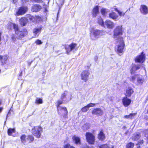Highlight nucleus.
<instances>
[{"instance_id":"nucleus-14","label":"nucleus","mask_w":148,"mask_h":148,"mask_svg":"<svg viewBox=\"0 0 148 148\" xmlns=\"http://www.w3.org/2000/svg\"><path fill=\"white\" fill-rule=\"evenodd\" d=\"M122 102L123 105L125 107H127L130 104L131 100L126 96L123 98L122 99Z\"/></svg>"},{"instance_id":"nucleus-33","label":"nucleus","mask_w":148,"mask_h":148,"mask_svg":"<svg viewBox=\"0 0 148 148\" xmlns=\"http://www.w3.org/2000/svg\"><path fill=\"white\" fill-rule=\"evenodd\" d=\"M138 75H136L134 76H132L130 78V80L133 82H134L136 79H137V77Z\"/></svg>"},{"instance_id":"nucleus-52","label":"nucleus","mask_w":148,"mask_h":148,"mask_svg":"<svg viewBox=\"0 0 148 148\" xmlns=\"http://www.w3.org/2000/svg\"><path fill=\"white\" fill-rule=\"evenodd\" d=\"M1 32H0V42L1 40Z\"/></svg>"},{"instance_id":"nucleus-36","label":"nucleus","mask_w":148,"mask_h":148,"mask_svg":"<svg viewBox=\"0 0 148 148\" xmlns=\"http://www.w3.org/2000/svg\"><path fill=\"white\" fill-rule=\"evenodd\" d=\"M42 103V99L40 98H37L35 103L36 104Z\"/></svg>"},{"instance_id":"nucleus-18","label":"nucleus","mask_w":148,"mask_h":148,"mask_svg":"<svg viewBox=\"0 0 148 148\" xmlns=\"http://www.w3.org/2000/svg\"><path fill=\"white\" fill-rule=\"evenodd\" d=\"M134 92L132 88L129 87L126 89L125 95L126 97H129Z\"/></svg>"},{"instance_id":"nucleus-15","label":"nucleus","mask_w":148,"mask_h":148,"mask_svg":"<svg viewBox=\"0 0 148 148\" xmlns=\"http://www.w3.org/2000/svg\"><path fill=\"white\" fill-rule=\"evenodd\" d=\"M103 113V111L99 108L94 109L93 110L92 112V114L98 116L102 115Z\"/></svg>"},{"instance_id":"nucleus-54","label":"nucleus","mask_w":148,"mask_h":148,"mask_svg":"<svg viewBox=\"0 0 148 148\" xmlns=\"http://www.w3.org/2000/svg\"><path fill=\"white\" fill-rule=\"evenodd\" d=\"M22 75V72H21V73H20V76H21Z\"/></svg>"},{"instance_id":"nucleus-40","label":"nucleus","mask_w":148,"mask_h":148,"mask_svg":"<svg viewBox=\"0 0 148 148\" xmlns=\"http://www.w3.org/2000/svg\"><path fill=\"white\" fill-rule=\"evenodd\" d=\"M63 100H58L56 103V105L57 106V108L58 107H61L60 106V105L62 103V101Z\"/></svg>"},{"instance_id":"nucleus-53","label":"nucleus","mask_w":148,"mask_h":148,"mask_svg":"<svg viewBox=\"0 0 148 148\" xmlns=\"http://www.w3.org/2000/svg\"><path fill=\"white\" fill-rule=\"evenodd\" d=\"M2 59V56L0 55V61Z\"/></svg>"},{"instance_id":"nucleus-10","label":"nucleus","mask_w":148,"mask_h":148,"mask_svg":"<svg viewBox=\"0 0 148 148\" xmlns=\"http://www.w3.org/2000/svg\"><path fill=\"white\" fill-rule=\"evenodd\" d=\"M122 26H119L116 27L114 31V38L116 36L121 35L122 34Z\"/></svg>"},{"instance_id":"nucleus-13","label":"nucleus","mask_w":148,"mask_h":148,"mask_svg":"<svg viewBox=\"0 0 148 148\" xmlns=\"http://www.w3.org/2000/svg\"><path fill=\"white\" fill-rule=\"evenodd\" d=\"M89 75V73L88 71H83L81 74L82 79L86 82L88 79Z\"/></svg>"},{"instance_id":"nucleus-17","label":"nucleus","mask_w":148,"mask_h":148,"mask_svg":"<svg viewBox=\"0 0 148 148\" xmlns=\"http://www.w3.org/2000/svg\"><path fill=\"white\" fill-rule=\"evenodd\" d=\"M140 65H137L133 64L132 66V68L130 70L131 73L132 74H134L135 73V71L140 68Z\"/></svg>"},{"instance_id":"nucleus-50","label":"nucleus","mask_w":148,"mask_h":148,"mask_svg":"<svg viewBox=\"0 0 148 148\" xmlns=\"http://www.w3.org/2000/svg\"><path fill=\"white\" fill-rule=\"evenodd\" d=\"M84 148H94L93 147H89L87 146L86 145V146L84 147Z\"/></svg>"},{"instance_id":"nucleus-3","label":"nucleus","mask_w":148,"mask_h":148,"mask_svg":"<svg viewBox=\"0 0 148 148\" xmlns=\"http://www.w3.org/2000/svg\"><path fill=\"white\" fill-rule=\"evenodd\" d=\"M65 49L66 53L69 54L71 51L74 52L77 51L78 48L77 47V44L72 43L70 45H66L65 46Z\"/></svg>"},{"instance_id":"nucleus-6","label":"nucleus","mask_w":148,"mask_h":148,"mask_svg":"<svg viewBox=\"0 0 148 148\" xmlns=\"http://www.w3.org/2000/svg\"><path fill=\"white\" fill-rule=\"evenodd\" d=\"M42 129L39 126L35 127L32 129V132L33 134L37 138L40 137L42 132Z\"/></svg>"},{"instance_id":"nucleus-31","label":"nucleus","mask_w":148,"mask_h":148,"mask_svg":"<svg viewBox=\"0 0 148 148\" xmlns=\"http://www.w3.org/2000/svg\"><path fill=\"white\" fill-rule=\"evenodd\" d=\"M98 23L100 25H101L102 26H104L105 27L102 18L100 17L98 18Z\"/></svg>"},{"instance_id":"nucleus-25","label":"nucleus","mask_w":148,"mask_h":148,"mask_svg":"<svg viewBox=\"0 0 148 148\" xmlns=\"http://www.w3.org/2000/svg\"><path fill=\"white\" fill-rule=\"evenodd\" d=\"M99 12V8L97 6L95 7L92 10V16L93 17H96Z\"/></svg>"},{"instance_id":"nucleus-28","label":"nucleus","mask_w":148,"mask_h":148,"mask_svg":"<svg viewBox=\"0 0 148 148\" xmlns=\"http://www.w3.org/2000/svg\"><path fill=\"white\" fill-rule=\"evenodd\" d=\"M27 22V20L25 17H23L20 20V24L23 26H25Z\"/></svg>"},{"instance_id":"nucleus-41","label":"nucleus","mask_w":148,"mask_h":148,"mask_svg":"<svg viewBox=\"0 0 148 148\" xmlns=\"http://www.w3.org/2000/svg\"><path fill=\"white\" fill-rule=\"evenodd\" d=\"M28 17L29 19L31 21H35L34 17L33 16H31L30 15H28Z\"/></svg>"},{"instance_id":"nucleus-26","label":"nucleus","mask_w":148,"mask_h":148,"mask_svg":"<svg viewBox=\"0 0 148 148\" xmlns=\"http://www.w3.org/2000/svg\"><path fill=\"white\" fill-rule=\"evenodd\" d=\"M15 132V130L14 128H9L8 130V133L9 135L12 136H15V135H13V133Z\"/></svg>"},{"instance_id":"nucleus-39","label":"nucleus","mask_w":148,"mask_h":148,"mask_svg":"<svg viewBox=\"0 0 148 148\" xmlns=\"http://www.w3.org/2000/svg\"><path fill=\"white\" fill-rule=\"evenodd\" d=\"M89 109V108L87 106H85L81 110L82 112H86Z\"/></svg>"},{"instance_id":"nucleus-29","label":"nucleus","mask_w":148,"mask_h":148,"mask_svg":"<svg viewBox=\"0 0 148 148\" xmlns=\"http://www.w3.org/2000/svg\"><path fill=\"white\" fill-rule=\"evenodd\" d=\"M136 113H131L129 115L125 116L124 118L127 119H132L136 115Z\"/></svg>"},{"instance_id":"nucleus-48","label":"nucleus","mask_w":148,"mask_h":148,"mask_svg":"<svg viewBox=\"0 0 148 148\" xmlns=\"http://www.w3.org/2000/svg\"><path fill=\"white\" fill-rule=\"evenodd\" d=\"M143 143V140H142L139 141L138 143L136 145H141Z\"/></svg>"},{"instance_id":"nucleus-1","label":"nucleus","mask_w":148,"mask_h":148,"mask_svg":"<svg viewBox=\"0 0 148 148\" xmlns=\"http://www.w3.org/2000/svg\"><path fill=\"white\" fill-rule=\"evenodd\" d=\"M8 28L11 29L13 27L14 29L15 36L13 34L12 36V38L13 41H14L16 38L21 39L25 36L27 34V30L25 29H21L18 28L17 25L11 22L8 24Z\"/></svg>"},{"instance_id":"nucleus-37","label":"nucleus","mask_w":148,"mask_h":148,"mask_svg":"<svg viewBox=\"0 0 148 148\" xmlns=\"http://www.w3.org/2000/svg\"><path fill=\"white\" fill-rule=\"evenodd\" d=\"M108 11V10L104 8H102L101 10V13L103 15H105Z\"/></svg>"},{"instance_id":"nucleus-2","label":"nucleus","mask_w":148,"mask_h":148,"mask_svg":"<svg viewBox=\"0 0 148 148\" xmlns=\"http://www.w3.org/2000/svg\"><path fill=\"white\" fill-rule=\"evenodd\" d=\"M125 49V45L123 38L121 37L118 38L115 47V51L118 53H123Z\"/></svg>"},{"instance_id":"nucleus-12","label":"nucleus","mask_w":148,"mask_h":148,"mask_svg":"<svg viewBox=\"0 0 148 148\" xmlns=\"http://www.w3.org/2000/svg\"><path fill=\"white\" fill-rule=\"evenodd\" d=\"M106 26L109 29H113L115 26L114 23L109 20H106L104 26Z\"/></svg>"},{"instance_id":"nucleus-8","label":"nucleus","mask_w":148,"mask_h":148,"mask_svg":"<svg viewBox=\"0 0 148 148\" xmlns=\"http://www.w3.org/2000/svg\"><path fill=\"white\" fill-rule=\"evenodd\" d=\"M90 37L92 40H95L99 37V30L92 29L90 32Z\"/></svg>"},{"instance_id":"nucleus-21","label":"nucleus","mask_w":148,"mask_h":148,"mask_svg":"<svg viewBox=\"0 0 148 148\" xmlns=\"http://www.w3.org/2000/svg\"><path fill=\"white\" fill-rule=\"evenodd\" d=\"M144 82V78L142 77L138 76L137 77L136 84L137 85H141Z\"/></svg>"},{"instance_id":"nucleus-23","label":"nucleus","mask_w":148,"mask_h":148,"mask_svg":"<svg viewBox=\"0 0 148 148\" xmlns=\"http://www.w3.org/2000/svg\"><path fill=\"white\" fill-rule=\"evenodd\" d=\"M114 146L107 144H105L98 146L97 148H114Z\"/></svg>"},{"instance_id":"nucleus-5","label":"nucleus","mask_w":148,"mask_h":148,"mask_svg":"<svg viewBox=\"0 0 148 148\" xmlns=\"http://www.w3.org/2000/svg\"><path fill=\"white\" fill-rule=\"evenodd\" d=\"M57 110L58 114L61 115L63 118H68V111L65 107H58L57 108Z\"/></svg>"},{"instance_id":"nucleus-43","label":"nucleus","mask_w":148,"mask_h":148,"mask_svg":"<svg viewBox=\"0 0 148 148\" xmlns=\"http://www.w3.org/2000/svg\"><path fill=\"white\" fill-rule=\"evenodd\" d=\"M106 33V32L103 30H99V36L105 35Z\"/></svg>"},{"instance_id":"nucleus-9","label":"nucleus","mask_w":148,"mask_h":148,"mask_svg":"<svg viewBox=\"0 0 148 148\" xmlns=\"http://www.w3.org/2000/svg\"><path fill=\"white\" fill-rule=\"evenodd\" d=\"M135 62H136L143 63L145 60V56L143 52H141V54L137 56L135 58Z\"/></svg>"},{"instance_id":"nucleus-19","label":"nucleus","mask_w":148,"mask_h":148,"mask_svg":"<svg viewBox=\"0 0 148 148\" xmlns=\"http://www.w3.org/2000/svg\"><path fill=\"white\" fill-rule=\"evenodd\" d=\"M109 17L114 21L118 20V16L114 12H112L109 14Z\"/></svg>"},{"instance_id":"nucleus-56","label":"nucleus","mask_w":148,"mask_h":148,"mask_svg":"<svg viewBox=\"0 0 148 148\" xmlns=\"http://www.w3.org/2000/svg\"><path fill=\"white\" fill-rule=\"evenodd\" d=\"M114 9L116 11V8L115 7H114Z\"/></svg>"},{"instance_id":"nucleus-7","label":"nucleus","mask_w":148,"mask_h":148,"mask_svg":"<svg viewBox=\"0 0 148 148\" xmlns=\"http://www.w3.org/2000/svg\"><path fill=\"white\" fill-rule=\"evenodd\" d=\"M86 139L87 142L90 144H94L95 143V136L93 134L89 132H87L86 134Z\"/></svg>"},{"instance_id":"nucleus-55","label":"nucleus","mask_w":148,"mask_h":148,"mask_svg":"<svg viewBox=\"0 0 148 148\" xmlns=\"http://www.w3.org/2000/svg\"><path fill=\"white\" fill-rule=\"evenodd\" d=\"M137 147V148H140V146H138Z\"/></svg>"},{"instance_id":"nucleus-32","label":"nucleus","mask_w":148,"mask_h":148,"mask_svg":"<svg viewBox=\"0 0 148 148\" xmlns=\"http://www.w3.org/2000/svg\"><path fill=\"white\" fill-rule=\"evenodd\" d=\"M134 145V143L132 142H130L126 145V148H133Z\"/></svg>"},{"instance_id":"nucleus-16","label":"nucleus","mask_w":148,"mask_h":148,"mask_svg":"<svg viewBox=\"0 0 148 148\" xmlns=\"http://www.w3.org/2000/svg\"><path fill=\"white\" fill-rule=\"evenodd\" d=\"M140 11L142 14H146L148 13V8L145 5H142L140 8Z\"/></svg>"},{"instance_id":"nucleus-44","label":"nucleus","mask_w":148,"mask_h":148,"mask_svg":"<svg viewBox=\"0 0 148 148\" xmlns=\"http://www.w3.org/2000/svg\"><path fill=\"white\" fill-rule=\"evenodd\" d=\"M95 105V103H90L88 104L87 106L89 108L90 107H93Z\"/></svg>"},{"instance_id":"nucleus-57","label":"nucleus","mask_w":148,"mask_h":148,"mask_svg":"<svg viewBox=\"0 0 148 148\" xmlns=\"http://www.w3.org/2000/svg\"><path fill=\"white\" fill-rule=\"evenodd\" d=\"M32 62H30V63H29V66L31 65V63H32Z\"/></svg>"},{"instance_id":"nucleus-30","label":"nucleus","mask_w":148,"mask_h":148,"mask_svg":"<svg viewBox=\"0 0 148 148\" xmlns=\"http://www.w3.org/2000/svg\"><path fill=\"white\" fill-rule=\"evenodd\" d=\"M140 137V135L138 134H134L132 136V138L134 140H138Z\"/></svg>"},{"instance_id":"nucleus-27","label":"nucleus","mask_w":148,"mask_h":148,"mask_svg":"<svg viewBox=\"0 0 148 148\" xmlns=\"http://www.w3.org/2000/svg\"><path fill=\"white\" fill-rule=\"evenodd\" d=\"M105 137V134L102 132L101 131L98 134V138L100 140L103 141L104 140Z\"/></svg>"},{"instance_id":"nucleus-49","label":"nucleus","mask_w":148,"mask_h":148,"mask_svg":"<svg viewBox=\"0 0 148 148\" xmlns=\"http://www.w3.org/2000/svg\"><path fill=\"white\" fill-rule=\"evenodd\" d=\"M1 104V101L0 100V105ZM3 108L1 107H0V113H1L3 110Z\"/></svg>"},{"instance_id":"nucleus-4","label":"nucleus","mask_w":148,"mask_h":148,"mask_svg":"<svg viewBox=\"0 0 148 148\" xmlns=\"http://www.w3.org/2000/svg\"><path fill=\"white\" fill-rule=\"evenodd\" d=\"M21 142L24 145H25L27 143L32 142L34 140V138L31 135L26 136L23 135L21 137Z\"/></svg>"},{"instance_id":"nucleus-38","label":"nucleus","mask_w":148,"mask_h":148,"mask_svg":"<svg viewBox=\"0 0 148 148\" xmlns=\"http://www.w3.org/2000/svg\"><path fill=\"white\" fill-rule=\"evenodd\" d=\"M116 11L117 12L119 15L120 16H124L125 14V13H123L122 12L119 10L117 9H116Z\"/></svg>"},{"instance_id":"nucleus-20","label":"nucleus","mask_w":148,"mask_h":148,"mask_svg":"<svg viewBox=\"0 0 148 148\" xmlns=\"http://www.w3.org/2000/svg\"><path fill=\"white\" fill-rule=\"evenodd\" d=\"M42 8L41 6L39 5H34L32 8V10L33 12H37L40 10Z\"/></svg>"},{"instance_id":"nucleus-42","label":"nucleus","mask_w":148,"mask_h":148,"mask_svg":"<svg viewBox=\"0 0 148 148\" xmlns=\"http://www.w3.org/2000/svg\"><path fill=\"white\" fill-rule=\"evenodd\" d=\"M64 148H75V147L73 146H71L70 144H68L64 145Z\"/></svg>"},{"instance_id":"nucleus-51","label":"nucleus","mask_w":148,"mask_h":148,"mask_svg":"<svg viewBox=\"0 0 148 148\" xmlns=\"http://www.w3.org/2000/svg\"><path fill=\"white\" fill-rule=\"evenodd\" d=\"M98 57L97 56H95L94 57V60L95 61H96L97 60Z\"/></svg>"},{"instance_id":"nucleus-24","label":"nucleus","mask_w":148,"mask_h":148,"mask_svg":"<svg viewBox=\"0 0 148 148\" xmlns=\"http://www.w3.org/2000/svg\"><path fill=\"white\" fill-rule=\"evenodd\" d=\"M72 139L75 143L77 144H80L81 143L80 138L75 136H74L72 137Z\"/></svg>"},{"instance_id":"nucleus-46","label":"nucleus","mask_w":148,"mask_h":148,"mask_svg":"<svg viewBox=\"0 0 148 148\" xmlns=\"http://www.w3.org/2000/svg\"><path fill=\"white\" fill-rule=\"evenodd\" d=\"M32 2H37L38 3H41L42 0H30Z\"/></svg>"},{"instance_id":"nucleus-47","label":"nucleus","mask_w":148,"mask_h":148,"mask_svg":"<svg viewBox=\"0 0 148 148\" xmlns=\"http://www.w3.org/2000/svg\"><path fill=\"white\" fill-rule=\"evenodd\" d=\"M36 43L38 45H40L42 43V42L40 40H37L36 41Z\"/></svg>"},{"instance_id":"nucleus-22","label":"nucleus","mask_w":148,"mask_h":148,"mask_svg":"<svg viewBox=\"0 0 148 148\" xmlns=\"http://www.w3.org/2000/svg\"><path fill=\"white\" fill-rule=\"evenodd\" d=\"M41 28H36L33 29V33L34 36H38L41 32Z\"/></svg>"},{"instance_id":"nucleus-35","label":"nucleus","mask_w":148,"mask_h":148,"mask_svg":"<svg viewBox=\"0 0 148 148\" xmlns=\"http://www.w3.org/2000/svg\"><path fill=\"white\" fill-rule=\"evenodd\" d=\"M69 94L67 91H65L64 92V93L62 94L61 97V99L63 100L64 98L66 97L67 95Z\"/></svg>"},{"instance_id":"nucleus-45","label":"nucleus","mask_w":148,"mask_h":148,"mask_svg":"<svg viewBox=\"0 0 148 148\" xmlns=\"http://www.w3.org/2000/svg\"><path fill=\"white\" fill-rule=\"evenodd\" d=\"M43 8L45 9V12H46L47 11V9H48V5H46L45 4H44L43 5Z\"/></svg>"},{"instance_id":"nucleus-34","label":"nucleus","mask_w":148,"mask_h":148,"mask_svg":"<svg viewBox=\"0 0 148 148\" xmlns=\"http://www.w3.org/2000/svg\"><path fill=\"white\" fill-rule=\"evenodd\" d=\"M89 127V123H86L82 126V129L84 130H85L88 129Z\"/></svg>"},{"instance_id":"nucleus-59","label":"nucleus","mask_w":148,"mask_h":148,"mask_svg":"<svg viewBox=\"0 0 148 148\" xmlns=\"http://www.w3.org/2000/svg\"><path fill=\"white\" fill-rule=\"evenodd\" d=\"M147 113H148V111H147Z\"/></svg>"},{"instance_id":"nucleus-11","label":"nucleus","mask_w":148,"mask_h":148,"mask_svg":"<svg viewBox=\"0 0 148 148\" xmlns=\"http://www.w3.org/2000/svg\"><path fill=\"white\" fill-rule=\"evenodd\" d=\"M28 8L26 7L23 6L20 8L18 11L16 12L17 15L18 16L24 14L27 11Z\"/></svg>"},{"instance_id":"nucleus-58","label":"nucleus","mask_w":148,"mask_h":148,"mask_svg":"<svg viewBox=\"0 0 148 148\" xmlns=\"http://www.w3.org/2000/svg\"><path fill=\"white\" fill-rule=\"evenodd\" d=\"M15 1L16 2V0H15Z\"/></svg>"}]
</instances>
